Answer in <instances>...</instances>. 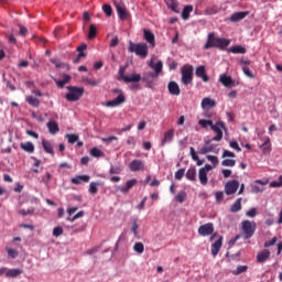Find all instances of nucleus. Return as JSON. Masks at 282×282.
<instances>
[{
    "label": "nucleus",
    "mask_w": 282,
    "mask_h": 282,
    "mask_svg": "<svg viewBox=\"0 0 282 282\" xmlns=\"http://www.w3.org/2000/svg\"><path fill=\"white\" fill-rule=\"evenodd\" d=\"M90 176L89 175H77L70 180L72 184H87L89 182Z\"/></svg>",
    "instance_id": "nucleus-21"
},
{
    "label": "nucleus",
    "mask_w": 282,
    "mask_h": 282,
    "mask_svg": "<svg viewBox=\"0 0 282 282\" xmlns=\"http://www.w3.org/2000/svg\"><path fill=\"white\" fill-rule=\"evenodd\" d=\"M42 147L45 151V153H48V155H54V147L52 145V142L48 140L43 139L42 140Z\"/></svg>",
    "instance_id": "nucleus-25"
},
{
    "label": "nucleus",
    "mask_w": 282,
    "mask_h": 282,
    "mask_svg": "<svg viewBox=\"0 0 282 282\" xmlns=\"http://www.w3.org/2000/svg\"><path fill=\"white\" fill-rule=\"evenodd\" d=\"M7 252L11 259H17L19 257V251L12 248H7Z\"/></svg>",
    "instance_id": "nucleus-52"
},
{
    "label": "nucleus",
    "mask_w": 282,
    "mask_h": 282,
    "mask_svg": "<svg viewBox=\"0 0 282 282\" xmlns=\"http://www.w3.org/2000/svg\"><path fill=\"white\" fill-rule=\"evenodd\" d=\"M198 178L199 182L203 186H206V184H208V172H206V170H199L198 172Z\"/></svg>",
    "instance_id": "nucleus-29"
},
{
    "label": "nucleus",
    "mask_w": 282,
    "mask_h": 282,
    "mask_svg": "<svg viewBox=\"0 0 282 282\" xmlns=\"http://www.w3.org/2000/svg\"><path fill=\"white\" fill-rule=\"evenodd\" d=\"M223 241H224V237L219 236L218 240H216L212 245V254H213V257H216L217 254H219V250H221Z\"/></svg>",
    "instance_id": "nucleus-16"
},
{
    "label": "nucleus",
    "mask_w": 282,
    "mask_h": 282,
    "mask_svg": "<svg viewBox=\"0 0 282 282\" xmlns=\"http://www.w3.org/2000/svg\"><path fill=\"white\" fill-rule=\"evenodd\" d=\"M230 45V40L224 39V37H217L215 36V33H209L207 36V42L204 45V50H210L213 47H216L217 50H226Z\"/></svg>",
    "instance_id": "nucleus-1"
},
{
    "label": "nucleus",
    "mask_w": 282,
    "mask_h": 282,
    "mask_svg": "<svg viewBox=\"0 0 282 282\" xmlns=\"http://www.w3.org/2000/svg\"><path fill=\"white\" fill-rule=\"evenodd\" d=\"M191 12H193V6H191V4L185 6L182 11L183 21H188V19L191 18Z\"/></svg>",
    "instance_id": "nucleus-32"
},
{
    "label": "nucleus",
    "mask_w": 282,
    "mask_h": 282,
    "mask_svg": "<svg viewBox=\"0 0 282 282\" xmlns=\"http://www.w3.org/2000/svg\"><path fill=\"white\" fill-rule=\"evenodd\" d=\"M166 6H167L169 10H172V12L180 14V8H178L177 0H167Z\"/></svg>",
    "instance_id": "nucleus-28"
},
{
    "label": "nucleus",
    "mask_w": 282,
    "mask_h": 282,
    "mask_svg": "<svg viewBox=\"0 0 282 282\" xmlns=\"http://www.w3.org/2000/svg\"><path fill=\"white\" fill-rule=\"evenodd\" d=\"M19 215H22V217H26V215H34V208L20 209Z\"/></svg>",
    "instance_id": "nucleus-55"
},
{
    "label": "nucleus",
    "mask_w": 282,
    "mask_h": 282,
    "mask_svg": "<svg viewBox=\"0 0 282 282\" xmlns=\"http://www.w3.org/2000/svg\"><path fill=\"white\" fill-rule=\"evenodd\" d=\"M200 106H202V109H213L217 107V101H215V99L210 97H205L203 98Z\"/></svg>",
    "instance_id": "nucleus-15"
},
{
    "label": "nucleus",
    "mask_w": 282,
    "mask_h": 282,
    "mask_svg": "<svg viewBox=\"0 0 282 282\" xmlns=\"http://www.w3.org/2000/svg\"><path fill=\"white\" fill-rule=\"evenodd\" d=\"M206 159L208 160V162H212L214 166H217V164H219V159L215 155H207Z\"/></svg>",
    "instance_id": "nucleus-57"
},
{
    "label": "nucleus",
    "mask_w": 282,
    "mask_h": 282,
    "mask_svg": "<svg viewBox=\"0 0 282 282\" xmlns=\"http://www.w3.org/2000/svg\"><path fill=\"white\" fill-rule=\"evenodd\" d=\"M256 215H257V208L254 207H252L250 210L246 213V216L251 218H254Z\"/></svg>",
    "instance_id": "nucleus-63"
},
{
    "label": "nucleus",
    "mask_w": 282,
    "mask_h": 282,
    "mask_svg": "<svg viewBox=\"0 0 282 282\" xmlns=\"http://www.w3.org/2000/svg\"><path fill=\"white\" fill-rule=\"evenodd\" d=\"M26 102H29L31 105V107H39V105H41V101L36 97H33V96H28Z\"/></svg>",
    "instance_id": "nucleus-41"
},
{
    "label": "nucleus",
    "mask_w": 282,
    "mask_h": 282,
    "mask_svg": "<svg viewBox=\"0 0 282 282\" xmlns=\"http://www.w3.org/2000/svg\"><path fill=\"white\" fill-rule=\"evenodd\" d=\"M276 241H278L276 237H273L271 240H268L264 242V248H270L271 246H274Z\"/></svg>",
    "instance_id": "nucleus-62"
},
{
    "label": "nucleus",
    "mask_w": 282,
    "mask_h": 282,
    "mask_svg": "<svg viewBox=\"0 0 282 282\" xmlns=\"http://www.w3.org/2000/svg\"><path fill=\"white\" fill-rule=\"evenodd\" d=\"M141 80L145 83V87L148 89H153V87H155V83H153V80H151V78L148 76H142Z\"/></svg>",
    "instance_id": "nucleus-38"
},
{
    "label": "nucleus",
    "mask_w": 282,
    "mask_h": 282,
    "mask_svg": "<svg viewBox=\"0 0 282 282\" xmlns=\"http://www.w3.org/2000/svg\"><path fill=\"white\" fill-rule=\"evenodd\" d=\"M189 153H191L192 160H194V162H196L197 166H202L204 164V160H199V156L195 152V148L191 147Z\"/></svg>",
    "instance_id": "nucleus-33"
},
{
    "label": "nucleus",
    "mask_w": 282,
    "mask_h": 282,
    "mask_svg": "<svg viewBox=\"0 0 282 282\" xmlns=\"http://www.w3.org/2000/svg\"><path fill=\"white\" fill-rule=\"evenodd\" d=\"M134 252H138L139 254H142L144 252V243L142 242H135L133 246Z\"/></svg>",
    "instance_id": "nucleus-48"
},
{
    "label": "nucleus",
    "mask_w": 282,
    "mask_h": 282,
    "mask_svg": "<svg viewBox=\"0 0 282 282\" xmlns=\"http://www.w3.org/2000/svg\"><path fill=\"white\" fill-rule=\"evenodd\" d=\"M182 74V84L183 85H191L193 83V66L191 65H185L181 69Z\"/></svg>",
    "instance_id": "nucleus-8"
},
{
    "label": "nucleus",
    "mask_w": 282,
    "mask_h": 282,
    "mask_svg": "<svg viewBox=\"0 0 282 282\" xmlns=\"http://www.w3.org/2000/svg\"><path fill=\"white\" fill-rule=\"evenodd\" d=\"M175 199L178 204H184V202H186V192H178Z\"/></svg>",
    "instance_id": "nucleus-47"
},
{
    "label": "nucleus",
    "mask_w": 282,
    "mask_h": 282,
    "mask_svg": "<svg viewBox=\"0 0 282 282\" xmlns=\"http://www.w3.org/2000/svg\"><path fill=\"white\" fill-rule=\"evenodd\" d=\"M87 56V53L85 52H79L78 55L76 56L75 59H73V63L78 64L80 63V58H85Z\"/></svg>",
    "instance_id": "nucleus-58"
},
{
    "label": "nucleus",
    "mask_w": 282,
    "mask_h": 282,
    "mask_svg": "<svg viewBox=\"0 0 282 282\" xmlns=\"http://www.w3.org/2000/svg\"><path fill=\"white\" fill-rule=\"evenodd\" d=\"M128 52L140 56V58H147L149 56V45L147 43H133L129 42Z\"/></svg>",
    "instance_id": "nucleus-2"
},
{
    "label": "nucleus",
    "mask_w": 282,
    "mask_h": 282,
    "mask_svg": "<svg viewBox=\"0 0 282 282\" xmlns=\"http://www.w3.org/2000/svg\"><path fill=\"white\" fill-rule=\"evenodd\" d=\"M173 138H175V129L172 128L164 133L161 141V147H166V144L173 142Z\"/></svg>",
    "instance_id": "nucleus-13"
},
{
    "label": "nucleus",
    "mask_w": 282,
    "mask_h": 282,
    "mask_svg": "<svg viewBox=\"0 0 282 282\" xmlns=\"http://www.w3.org/2000/svg\"><path fill=\"white\" fill-rule=\"evenodd\" d=\"M98 186H100V183L91 182L89 184L88 192L90 193V195H96V193H98Z\"/></svg>",
    "instance_id": "nucleus-44"
},
{
    "label": "nucleus",
    "mask_w": 282,
    "mask_h": 282,
    "mask_svg": "<svg viewBox=\"0 0 282 282\" xmlns=\"http://www.w3.org/2000/svg\"><path fill=\"white\" fill-rule=\"evenodd\" d=\"M185 177L189 180V182H195L197 180V169H195V166L189 167L185 174Z\"/></svg>",
    "instance_id": "nucleus-26"
},
{
    "label": "nucleus",
    "mask_w": 282,
    "mask_h": 282,
    "mask_svg": "<svg viewBox=\"0 0 282 282\" xmlns=\"http://www.w3.org/2000/svg\"><path fill=\"white\" fill-rule=\"evenodd\" d=\"M142 80V75L140 74H132L130 76L123 77V83H140Z\"/></svg>",
    "instance_id": "nucleus-27"
},
{
    "label": "nucleus",
    "mask_w": 282,
    "mask_h": 282,
    "mask_svg": "<svg viewBox=\"0 0 282 282\" xmlns=\"http://www.w3.org/2000/svg\"><path fill=\"white\" fill-rule=\"evenodd\" d=\"M229 147L238 151V153L241 152V148L239 147V143L237 141H230Z\"/></svg>",
    "instance_id": "nucleus-61"
},
{
    "label": "nucleus",
    "mask_w": 282,
    "mask_h": 282,
    "mask_svg": "<svg viewBox=\"0 0 282 282\" xmlns=\"http://www.w3.org/2000/svg\"><path fill=\"white\" fill-rule=\"evenodd\" d=\"M130 171H133L134 173L138 171H144V162L140 160H133L130 165Z\"/></svg>",
    "instance_id": "nucleus-18"
},
{
    "label": "nucleus",
    "mask_w": 282,
    "mask_h": 282,
    "mask_svg": "<svg viewBox=\"0 0 282 282\" xmlns=\"http://www.w3.org/2000/svg\"><path fill=\"white\" fill-rule=\"evenodd\" d=\"M66 89L68 93L65 95V98L68 102H76L83 98L85 94V88L76 86H67Z\"/></svg>",
    "instance_id": "nucleus-3"
},
{
    "label": "nucleus",
    "mask_w": 282,
    "mask_h": 282,
    "mask_svg": "<svg viewBox=\"0 0 282 282\" xmlns=\"http://www.w3.org/2000/svg\"><path fill=\"white\" fill-rule=\"evenodd\" d=\"M46 127L52 135H56L61 131L58 123L54 120L48 121Z\"/></svg>",
    "instance_id": "nucleus-23"
},
{
    "label": "nucleus",
    "mask_w": 282,
    "mask_h": 282,
    "mask_svg": "<svg viewBox=\"0 0 282 282\" xmlns=\"http://www.w3.org/2000/svg\"><path fill=\"white\" fill-rule=\"evenodd\" d=\"M80 217H85V212L80 210L78 212L74 217L67 218V221L74 223L76 219H80Z\"/></svg>",
    "instance_id": "nucleus-53"
},
{
    "label": "nucleus",
    "mask_w": 282,
    "mask_h": 282,
    "mask_svg": "<svg viewBox=\"0 0 282 282\" xmlns=\"http://www.w3.org/2000/svg\"><path fill=\"white\" fill-rule=\"evenodd\" d=\"M272 144L270 143V137H267L264 142L261 144L263 153H270Z\"/></svg>",
    "instance_id": "nucleus-34"
},
{
    "label": "nucleus",
    "mask_w": 282,
    "mask_h": 282,
    "mask_svg": "<svg viewBox=\"0 0 282 282\" xmlns=\"http://www.w3.org/2000/svg\"><path fill=\"white\" fill-rule=\"evenodd\" d=\"M149 67H151V69H154V73L160 75V74H162L163 63H162V61H159L156 64H154L153 61H151L149 63Z\"/></svg>",
    "instance_id": "nucleus-31"
},
{
    "label": "nucleus",
    "mask_w": 282,
    "mask_h": 282,
    "mask_svg": "<svg viewBox=\"0 0 282 282\" xmlns=\"http://www.w3.org/2000/svg\"><path fill=\"white\" fill-rule=\"evenodd\" d=\"M198 124L200 126V127H203V129H208V127H213V120H206V119H200L199 121H198Z\"/></svg>",
    "instance_id": "nucleus-46"
},
{
    "label": "nucleus",
    "mask_w": 282,
    "mask_h": 282,
    "mask_svg": "<svg viewBox=\"0 0 282 282\" xmlns=\"http://www.w3.org/2000/svg\"><path fill=\"white\" fill-rule=\"evenodd\" d=\"M112 93L119 95L113 100L107 101L106 107H120V105H124V102H127V98L122 94V89L115 88Z\"/></svg>",
    "instance_id": "nucleus-7"
},
{
    "label": "nucleus",
    "mask_w": 282,
    "mask_h": 282,
    "mask_svg": "<svg viewBox=\"0 0 282 282\" xmlns=\"http://www.w3.org/2000/svg\"><path fill=\"white\" fill-rule=\"evenodd\" d=\"M219 82L221 85H224V87H227L228 89H232V87H235V80H232V77L226 74L220 75Z\"/></svg>",
    "instance_id": "nucleus-14"
},
{
    "label": "nucleus",
    "mask_w": 282,
    "mask_h": 282,
    "mask_svg": "<svg viewBox=\"0 0 282 282\" xmlns=\"http://www.w3.org/2000/svg\"><path fill=\"white\" fill-rule=\"evenodd\" d=\"M20 147L26 153H32L34 151V143L32 142L21 143Z\"/></svg>",
    "instance_id": "nucleus-36"
},
{
    "label": "nucleus",
    "mask_w": 282,
    "mask_h": 282,
    "mask_svg": "<svg viewBox=\"0 0 282 282\" xmlns=\"http://www.w3.org/2000/svg\"><path fill=\"white\" fill-rule=\"evenodd\" d=\"M239 191V181L232 180L225 185L226 195H235Z\"/></svg>",
    "instance_id": "nucleus-11"
},
{
    "label": "nucleus",
    "mask_w": 282,
    "mask_h": 282,
    "mask_svg": "<svg viewBox=\"0 0 282 282\" xmlns=\"http://www.w3.org/2000/svg\"><path fill=\"white\" fill-rule=\"evenodd\" d=\"M237 164V161L232 159H225L221 161V166H235Z\"/></svg>",
    "instance_id": "nucleus-49"
},
{
    "label": "nucleus",
    "mask_w": 282,
    "mask_h": 282,
    "mask_svg": "<svg viewBox=\"0 0 282 282\" xmlns=\"http://www.w3.org/2000/svg\"><path fill=\"white\" fill-rule=\"evenodd\" d=\"M213 232H215V226L213 223L204 224L198 228V235H200V237H208L213 235Z\"/></svg>",
    "instance_id": "nucleus-10"
},
{
    "label": "nucleus",
    "mask_w": 282,
    "mask_h": 282,
    "mask_svg": "<svg viewBox=\"0 0 282 282\" xmlns=\"http://www.w3.org/2000/svg\"><path fill=\"white\" fill-rule=\"evenodd\" d=\"M135 184H138V180L132 178L126 183V186L119 187V191L120 193L127 194Z\"/></svg>",
    "instance_id": "nucleus-22"
},
{
    "label": "nucleus",
    "mask_w": 282,
    "mask_h": 282,
    "mask_svg": "<svg viewBox=\"0 0 282 282\" xmlns=\"http://www.w3.org/2000/svg\"><path fill=\"white\" fill-rule=\"evenodd\" d=\"M247 15H248V12L246 11L236 12L230 15L229 21H231V23H239V21H243V19Z\"/></svg>",
    "instance_id": "nucleus-17"
},
{
    "label": "nucleus",
    "mask_w": 282,
    "mask_h": 282,
    "mask_svg": "<svg viewBox=\"0 0 282 282\" xmlns=\"http://www.w3.org/2000/svg\"><path fill=\"white\" fill-rule=\"evenodd\" d=\"M210 129L214 131V133H216L212 140L215 142H221V140H224V131H226V123H224V121H217L216 123L212 124Z\"/></svg>",
    "instance_id": "nucleus-5"
},
{
    "label": "nucleus",
    "mask_w": 282,
    "mask_h": 282,
    "mask_svg": "<svg viewBox=\"0 0 282 282\" xmlns=\"http://www.w3.org/2000/svg\"><path fill=\"white\" fill-rule=\"evenodd\" d=\"M84 83H87V85H90V87H98L100 85L101 80L96 78H89L85 77L83 78Z\"/></svg>",
    "instance_id": "nucleus-35"
},
{
    "label": "nucleus",
    "mask_w": 282,
    "mask_h": 282,
    "mask_svg": "<svg viewBox=\"0 0 282 282\" xmlns=\"http://www.w3.org/2000/svg\"><path fill=\"white\" fill-rule=\"evenodd\" d=\"M124 72H127V66H120L118 80H124L127 78L128 75H124Z\"/></svg>",
    "instance_id": "nucleus-54"
},
{
    "label": "nucleus",
    "mask_w": 282,
    "mask_h": 282,
    "mask_svg": "<svg viewBox=\"0 0 282 282\" xmlns=\"http://www.w3.org/2000/svg\"><path fill=\"white\" fill-rule=\"evenodd\" d=\"M143 36L147 41V43L151 44L152 47H155V34H153V32L143 29Z\"/></svg>",
    "instance_id": "nucleus-19"
},
{
    "label": "nucleus",
    "mask_w": 282,
    "mask_h": 282,
    "mask_svg": "<svg viewBox=\"0 0 282 282\" xmlns=\"http://www.w3.org/2000/svg\"><path fill=\"white\" fill-rule=\"evenodd\" d=\"M241 230L245 239H251L253 237L254 231L257 230V223L250 220H243L241 223Z\"/></svg>",
    "instance_id": "nucleus-4"
},
{
    "label": "nucleus",
    "mask_w": 282,
    "mask_h": 282,
    "mask_svg": "<svg viewBox=\"0 0 282 282\" xmlns=\"http://www.w3.org/2000/svg\"><path fill=\"white\" fill-rule=\"evenodd\" d=\"M63 235V227H55L53 229V237H61Z\"/></svg>",
    "instance_id": "nucleus-60"
},
{
    "label": "nucleus",
    "mask_w": 282,
    "mask_h": 282,
    "mask_svg": "<svg viewBox=\"0 0 282 282\" xmlns=\"http://www.w3.org/2000/svg\"><path fill=\"white\" fill-rule=\"evenodd\" d=\"M169 93L171 96H180V85L176 84V82H170L167 85Z\"/></svg>",
    "instance_id": "nucleus-20"
},
{
    "label": "nucleus",
    "mask_w": 282,
    "mask_h": 282,
    "mask_svg": "<svg viewBox=\"0 0 282 282\" xmlns=\"http://www.w3.org/2000/svg\"><path fill=\"white\" fill-rule=\"evenodd\" d=\"M270 259V250L264 249L257 256L258 263H265L267 260Z\"/></svg>",
    "instance_id": "nucleus-24"
},
{
    "label": "nucleus",
    "mask_w": 282,
    "mask_h": 282,
    "mask_svg": "<svg viewBox=\"0 0 282 282\" xmlns=\"http://www.w3.org/2000/svg\"><path fill=\"white\" fill-rule=\"evenodd\" d=\"M131 232H133L134 237L138 239L140 236L138 235V230H140V225H138V219H132Z\"/></svg>",
    "instance_id": "nucleus-39"
},
{
    "label": "nucleus",
    "mask_w": 282,
    "mask_h": 282,
    "mask_svg": "<svg viewBox=\"0 0 282 282\" xmlns=\"http://www.w3.org/2000/svg\"><path fill=\"white\" fill-rule=\"evenodd\" d=\"M66 138L68 140V144H76V142L79 140V137L76 133L66 134Z\"/></svg>",
    "instance_id": "nucleus-43"
},
{
    "label": "nucleus",
    "mask_w": 282,
    "mask_h": 282,
    "mask_svg": "<svg viewBox=\"0 0 282 282\" xmlns=\"http://www.w3.org/2000/svg\"><path fill=\"white\" fill-rule=\"evenodd\" d=\"M102 11L105 12L106 17H111V14H113V9L110 4H104Z\"/></svg>",
    "instance_id": "nucleus-50"
},
{
    "label": "nucleus",
    "mask_w": 282,
    "mask_h": 282,
    "mask_svg": "<svg viewBox=\"0 0 282 282\" xmlns=\"http://www.w3.org/2000/svg\"><path fill=\"white\" fill-rule=\"evenodd\" d=\"M143 76H147L148 78H159L160 75H158L155 72H149V73H144Z\"/></svg>",
    "instance_id": "nucleus-64"
},
{
    "label": "nucleus",
    "mask_w": 282,
    "mask_h": 282,
    "mask_svg": "<svg viewBox=\"0 0 282 282\" xmlns=\"http://www.w3.org/2000/svg\"><path fill=\"white\" fill-rule=\"evenodd\" d=\"M186 173L185 169H180L178 171L175 172V180L180 181L182 177H184V174Z\"/></svg>",
    "instance_id": "nucleus-56"
},
{
    "label": "nucleus",
    "mask_w": 282,
    "mask_h": 282,
    "mask_svg": "<svg viewBox=\"0 0 282 282\" xmlns=\"http://www.w3.org/2000/svg\"><path fill=\"white\" fill-rule=\"evenodd\" d=\"M19 274H23V271L21 269H9L6 272V276H8L9 279H17Z\"/></svg>",
    "instance_id": "nucleus-30"
},
{
    "label": "nucleus",
    "mask_w": 282,
    "mask_h": 282,
    "mask_svg": "<svg viewBox=\"0 0 282 282\" xmlns=\"http://www.w3.org/2000/svg\"><path fill=\"white\" fill-rule=\"evenodd\" d=\"M122 173V166L120 165H111L109 170L110 175H120Z\"/></svg>",
    "instance_id": "nucleus-40"
},
{
    "label": "nucleus",
    "mask_w": 282,
    "mask_h": 282,
    "mask_svg": "<svg viewBox=\"0 0 282 282\" xmlns=\"http://www.w3.org/2000/svg\"><path fill=\"white\" fill-rule=\"evenodd\" d=\"M212 142H215V140L209 139L205 141V144L198 150V155H206V153H219L217 145L210 144Z\"/></svg>",
    "instance_id": "nucleus-9"
},
{
    "label": "nucleus",
    "mask_w": 282,
    "mask_h": 282,
    "mask_svg": "<svg viewBox=\"0 0 282 282\" xmlns=\"http://www.w3.org/2000/svg\"><path fill=\"white\" fill-rule=\"evenodd\" d=\"M195 74L197 78H202L203 83H208L210 80V77L206 74V66L204 65L196 67Z\"/></svg>",
    "instance_id": "nucleus-12"
},
{
    "label": "nucleus",
    "mask_w": 282,
    "mask_h": 282,
    "mask_svg": "<svg viewBox=\"0 0 282 282\" xmlns=\"http://www.w3.org/2000/svg\"><path fill=\"white\" fill-rule=\"evenodd\" d=\"M241 199L238 198L230 207V213H239L241 210Z\"/></svg>",
    "instance_id": "nucleus-37"
},
{
    "label": "nucleus",
    "mask_w": 282,
    "mask_h": 282,
    "mask_svg": "<svg viewBox=\"0 0 282 282\" xmlns=\"http://www.w3.org/2000/svg\"><path fill=\"white\" fill-rule=\"evenodd\" d=\"M242 72L245 75L248 76V78H254V74H252V72L250 70V68L248 66H243Z\"/></svg>",
    "instance_id": "nucleus-59"
},
{
    "label": "nucleus",
    "mask_w": 282,
    "mask_h": 282,
    "mask_svg": "<svg viewBox=\"0 0 282 282\" xmlns=\"http://www.w3.org/2000/svg\"><path fill=\"white\" fill-rule=\"evenodd\" d=\"M98 32V29L96 28V24H90L89 32H88V39H96V34Z\"/></svg>",
    "instance_id": "nucleus-45"
},
{
    "label": "nucleus",
    "mask_w": 282,
    "mask_h": 282,
    "mask_svg": "<svg viewBox=\"0 0 282 282\" xmlns=\"http://www.w3.org/2000/svg\"><path fill=\"white\" fill-rule=\"evenodd\" d=\"M229 52L231 54H246V47L243 46H232L229 48Z\"/></svg>",
    "instance_id": "nucleus-42"
},
{
    "label": "nucleus",
    "mask_w": 282,
    "mask_h": 282,
    "mask_svg": "<svg viewBox=\"0 0 282 282\" xmlns=\"http://www.w3.org/2000/svg\"><path fill=\"white\" fill-rule=\"evenodd\" d=\"M113 6L117 10V14L121 21H127L131 17L129 11H127V6H124V2L122 0H115Z\"/></svg>",
    "instance_id": "nucleus-6"
},
{
    "label": "nucleus",
    "mask_w": 282,
    "mask_h": 282,
    "mask_svg": "<svg viewBox=\"0 0 282 282\" xmlns=\"http://www.w3.org/2000/svg\"><path fill=\"white\" fill-rule=\"evenodd\" d=\"M90 155H93V158H102V151H100L98 148H93L90 150Z\"/></svg>",
    "instance_id": "nucleus-51"
}]
</instances>
